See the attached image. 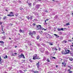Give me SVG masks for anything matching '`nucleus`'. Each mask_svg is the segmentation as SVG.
Instances as JSON below:
<instances>
[{"instance_id":"f257e3e1","label":"nucleus","mask_w":73,"mask_h":73,"mask_svg":"<svg viewBox=\"0 0 73 73\" xmlns=\"http://www.w3.org/2000/svg\"><path fill=\"white\" fill-rule=\"evenodd\" d=\"M41 58H39V56H37V54H35L33 56V60H39Z\"/></svg>"},{"instance_id":"f03ea898","label":"nucleus","mask_w":73,"mask_h":73,"mask_svg":"<svg viewBox=\"0 0 73 73\" xmlns=\"http://www.w3.org/2000/svg\"><path fill=\"white\" fill-rule=\"evenodd\" d=\"M18 57L20 58H21V57L23 58H25V56H24V54H21L20 55H19Z\"/></svg>"},{"instance_id":"7ed1b4c3","label":"nucleus","mask_w":73,"mask_h":73,"mask_svg":"<svg viewBox=\"0 0 73 73\" xmlns=\"http://www.w3.org/2000/svg\"><path fill=\"white\" fill-rule=\"evenodd\" d=\"M65 52H66V54H68L70 52V50H68L67 49H65Z\"/></svg>"},{"instance_id":"20e7f679","label":"nucleus","mask_w":73,"mask_h":73,"mask_svg":"<svg viewBox=\"0 0 73 73\" xmlns=\"http://www.w3.org/2000/svg\"><path fill=\"white\" fill-rule=\"evenodd\" d=\"M4 42L3 41H0V44L2 46L4 45Z\"/></svg>"},{"instance_id":"39448f33","label":"nucleus","mask_w":73,"mask_h":73,"mask_svg":"<svg viewBox=\"0 0 73 73\" xmlns=\"http://www.w3.org/2000/svg\"><path fill=\"white\" fill-rule=\"evenodd\" d=\"M1 29L2 31H3V33H4V31H3V28H4V26L2 25H1Z\"/></svg>"},{"instance_id":"423d86ee","label":"nucleus","mask_w":73,"mask_h":73,"mask_svg":"<svg viewBox=\"0 0 73 73\" xmlns=\"http://www.w3.org/2000/svg\"><path fill=\"white\" fill-rule=\"evenodd\" d=\"M64 29L62 28L59 29L58 28L57 29V30H58V31H63Z\"/></svg>"},{"instance_id":"0eeeda50","label":"nucleus","mask_w":73,"mask_h":73,"mask_svg":"<svg viewBox=\"0 0 73 73\" xmlns=\"http://www.w3.org/2000/svg\"><path fill=\"white\" fill-rule=\"evenodd\" d=\"M13 13L12 12H11L10 13V15L11 17L12 16H14V15H13Z\"/></svg>"},{"instance_id":"6e6552de","label":"nucleus","mask_w":73,"mask_h":73,"mask_svg":"<svg viewBox=\"0 0 73 73\" xmlns=\"http://www.w3.org/2000/svg\"><path fill=\"white\" fill-rule=\"evenodd\" d=\"M29 35H30L31 36V37H33V33L30 32L29 33Z\"/></svg>"},{"instance_id":"1a4fd4ad","label":"nucleus","mask_w":73,"mask_h":73,"mask_svg":"<svg viewBox=\"0 0 73 73\" xmlns=\"http://www.w3.org/2000/svg\"><path fill=\"white\" fill-rule=\"evenodd\" d=\"M39 7H40V5H37L36 7L35 8L37 9H38L39 8Z\"/></svg>"},{"instance_id":"9d476101","label":"nucleus","mask_w":73,"mask_h":73,"mask_svg":"<svg viewBox=\"0 0 73 73\" xmlns=\"http://www.w3.org/2000/svg\"><path fill=\"white\" fill-rule=\"evenodd\" d=\"M28 5L29 7H32V3H31L29 2L28 3Z\"/></svg>"},{"instance_id":"9b49d317","label":"nucleus","mask_w":73,"mask_h":73,"mask_svg":"<svg viewBox=\"0 0 73 73\" xmlns=\"http://www.w3.org/2000/svg\"><path fill=\"white\" fill-rule=\"evenodd\" d=\"M41 26L40 25H36V28H38L39 29H40V27H41Z\"/></svg>"},{"instance_id":"f8f14e48","label":"nucleus","mask_w":73,"mask_h":73,"mask_svg":"<svg viewBox=\"0 0 73 73\" xmlns=\"http://www.w3.org/2000/svg\"><path fill=\"white\" fill-rule=\"evenodd\" d=\"M54 36H55L56 37V38H58L59 37H60L59 36H58L56 34H54Z\"/></svg>"},{"instance_id":"ddd939ff","label":"nucleus","mask_w":73,"mask_h":73,"mask_svg":"<svg viewBox=\"0 0 73 73\" xmlns=\"http://www.w3.org/2000/svg\"><path fill=\"white\" fill-rule=\"evenodd\" d=\"M40 29V30H41V31H42V30H44V29L42 28V27H41V26H40V29Z\"/></svg>"},{"instance_id":"4468645a","label":"nucleus","mask_w":73,"mask_h":73,"mask_svg":"<svg viewBox=\"0 0 73 73\" xmlns=\"http://www.w3.org/2000/svg\"><path fill=\"white\" fill-rule=\"evenodd\" d=\"M62 54H66V53H65V52L64 51V50H63L62 52Z\"/></svg>"},{"instance_id":"2eb2a0df","label":"nucleus","mask_w":73,"mask_h":73,"mask_svg":"<svg viewBox=\"0 0 73 73\" xmlns=\"http://www.w3.org/2000/svg\"><path fill=\"white\" fill-rule=\"evenodd\" d=\"M52 49L53 50L54 49L55 50H58V49H57L55 47H54L53 48H52Z\"/></svg>"},{"instance_id":"dca6fc26","label":"nucleus","mask_w":73,"mask_h":73,"mask_svg":"<svg viewBox=\"0 0 73 73\" xmlns=\"http://www.w3.org/2000/svg\"><path fill=\"white\" fill-rule=\"evenodd\" d=\"M6 37H7V36H6L5 35H4L2 37V38L3 39V40H4L5 39Z\"/></svg>"},{"instance_id":"f3484780","label":"nucleus","mask_w":73,"mask_h":73,"mask_svg":"<svg viewBox=\"0 0 73 73\" xmlns=\"http://www.w3.org/2000/svg\"><path fill=\"white\" fill-rule=\"evenodd\" d=\"M19 72H20V73H24L25 72H23V71L21 70H19Z\"/></svg>"},{"instance_id":"a211bd4d","label":"nucleus","mask_w":73,"mask_h":73,"mask_svg":"<svg viewBox=\"0 0 73 73\" xmlns=\"http://www.w3.org/2000/svg\"><path fill=\"white\" fill-rule=\"evenodd\" d=\"M45 54H46V55H48V54H49V52L48 51H46Z\"/></svg>"},{"instance_id":"6ab92c4d","label":"nucleus","mask_w":73,"mask_h":73,"mask_svg":"<svg viewBox=\"0 0 73 73\" xmlns=\"http://www.w3.org/2000/svg\"><path fill=\"white\" fill-rule=\"evenodd\" d=\"M67 42V41L65 40H63L62 42V43H66Z\"/></svg>"},{"instance_id":"aec40b11","label":"nucleus","mask_w":73,"mask_h":73,"mask_svg":"<svg viewBox=\"0 0 73 73\" xmlns=\"http://www.w3.org/2000/svg\"><path fill=\"white\" fill-rule=\"evenodd\" d=\"M40 38V36L39 35H38L36 36V39L37 40H38Z\"/></svg>"},{"instance_id":"412c9836","label":"nucleus","mask_w":73,"mask_h":73,"mask_svg":"<svg viewBox=\"0 0 73 73\" xmlns=\"http://www.w3.org/2000/svg\"><path fill=\"white\" fill-rule=\"evenodd\" d=\"M54 18L55 19H57L58 18V17L57 15H56L54 17Z\"/></svg>"},{"instance_id":"4be33fe9","label":"nucleus","mask_w":73,"mask_h":73,"mask_svg":"<svg viewBox=\"0 0 73 73\" xmlns=\"http://www.w3.org/2000/svg\"><path fill=\"white\" fill-rule=\"evenodd\" d=\"M7 17L4 16L3 18V20H5L6 19H7Z\"/></svg>"},{"instance_id":"5701e85b","label":"nucleus","mask_w":73,"mask_h":73,"mask_svg":"<svg viewBox=\"0 0 73 73\" xmlns=\"http://www.w3.org/2000/svg\"><path fill=\"white\" fill-rule=\"evenodd\" d=\"M29 19L30 20H32L33 19V17L32 16H31L29 17Z\"/></svg>"},{"instance_id":"b1692460","label":"nucleus","mask_w":73,"mask_h":73,"mask_svg":"<svg viewBox=\"0 0 73 73\" xmlns=\"http://www.w3.org/2000/svg\"><path fill=\"white\" fill-rule=\"evenodd\" d=\"M69 60L70 61H72L73 60V59L72 58H70Z\"/></svg>"},{"instance_id":"393cba45","label":"nucleus","mask_w":73,"mask_h":73,"mask_svg":"<svg viewBox=\"0 0 73 73\" xmlns=\"http://www.w3.org/2000/svg\"><path fill=\"white\" fill-rule=\"evenodd\" d=\"M68 71L69 72V73H72V71H70V69L68 70Z\"/></svg>"},{"instance_id":"a878e982","label":"nucleus","mask_w":73,"mask_h":73,"mask_svg":"<svg viewBox=\"0 0 73 73\" xmlns=\"http://www.w3.org/2000/svg\"><path fill=\"white\" fill-rule=\"evenodd\" d=\"M43 60L44 61H45V60H46V58L44 57Z\"/></svg>"},{"instance_id":"bb28decb","label":"nucleus","mask_w":73,"mask_h":73,"mask_svg":"<svg viewBox=\"0 0 73 73\" xmlns=\"http://www.w3.org/2000/svg\"><path fill=\"white\" fill-rule=\"evenodd\" d=\"M39 65V62H38V63H37L36 64V65L37 66V67H38V66H39L38 65Z\"/></svg>"},{"instance_id":"cd10ccee","label":"nucleus","mask_w":73,"mask_h":73,"mask_svg":"<svg viewBox=\"0 0 73 73\" xmlns=\"http://www.w3.org/2000/svg\"><path fill=\"white\" fill-rule=\"evenodd\" d=\"M42 50H41V52H42V53H43V52H44V49H42Z\"/></svg>"},{"instance_id":"c85d7f7f","label":"nucleus","mask_w":73,"mask_h":73,"mask_svg":"<svg viewBox=\"0 0 73 73\" xmlns=\"http://www.w3.org/2000/svg\"><path fill=\"white\" fill-rule=\"evenodd\" d=\"M26 18L28 19V20H29V16L26 17Z\"/></svg>"},{"instance_id":"c756f323","label":"nucleus","mask_w":73,"mask_h":73,"mask_svg":"<svg viewBox=\"0 0 73 73\" xmlns=\"http://www.w3.org/2000/svg\"><path fill=\"white\" fill-rule=\"evenodd\" d=\"M19 32H20L21 33L23 32V31L21 30V29H20L19 31Z\"/></svg>"},{"instance_id":"7c9ffc66","label":"nucleus","mask_w":73,"mask_h":73,"mask_svg":"<svg viewBox=\"0 0 73 73\" xmlns=\"http://www.w3.org/2000/svg\"><path fill=\"white\" fill-rule=\"evenodd\" d=\"M70 25V24H69V23H66V25L67 26V25Z\"/></svg>"},{"instance_id":"2f4dec72","label":"nucleus","mask_w":73,"mask_h":73,"mask_svg":"<svg viewBox=\"0 0 73 73\" xmlns=\"http://www.w3.org/2000/svg\"><path fill=\"white\" fill-rule=\"evenodd\" d=\"M36 32L35 31H33V34H34V35H35V34H36Z\"/></svg>"},{"instance_id":"473e14b6","label":"nucleus","mask_w":73,"mask_h":73,"mask_svg":"<svg viewBox=\"0 0 73 73\" xmlns=\"http://www.w3.org/2000/svg\"><path fill=\"white\" fill-rule=\"evenodd\" d=\"M47 62H50V61H49V60L48 58L46 60Z\"/></svg>"},{"instance_id":"72a5a7b5","label":"nucleus","mask_w":73,"mask_h":73,"mask_svg":"<svg viewBox=\"0 0 73 73\" xmlns=\"http://www.w3.org/2000/svg\"><path fill=\"white\" fill-rule=\"evenodd\" d=\"M50 45H53V44L51 43L50 42L49 43Z\"/></svg>"},{"instance_id":"f704fd0d","label":"nucleus","mask_w":73,"mask_h":73,"mask_svg":"<svg viewBox=\"0 0 73 73\" xmlns=\"http://www.w3.org/2000/svg\"><path fill=\"white\" fill-rule=\"evenodd\" d=\"M20 10H22V9H23L22 7H20Z\"/></svg>"},{"instance_id":"c9c22d12","label":"nucleus","mask_w":73,"mask_h":73,"mask_svg":"<svg viewBox=\"0 0 73 73\" xmlns=\"http://www.w3.org/2000/svg\"><path fill=\"white\" fill-rule=\"evenodd\" d=\"M35 73H38V71H34V72Z\"/></svg>"},{"instance_id":"e433bc0d","label":"nucleus","mask_w":73,"mask_h":73,"mask_svg":"<svg viewBox=\"0 0 73 73\" xmlns=\"http://www.w3.org/2000/svg\"><path fill=\"white\" fill-rule=\"evenodd\" d=\"M19 15L18 14V13H17V14H15V16H18V15Z\"/></svg>"},{"instance_id":"4c0bfd02","label":"nucleus","mask_w":73,"mask_h":73,"mask_svg":"<svg viewBox=\"0 0 73 73\" xmlns=\"http://www.w3.org/2000/svg\"><path fill=\"white\" fill-rule=\"evenodd\" d=\"M66 64L64 63V67H66Z\"/></svg>"},{"instance_id":"58836bf2","label":"nucleus","mask_w":73,"mask_h":73,"mask_svg":"<svg viewBox=\"0 0 73 73\" xmlns=\"http://www.w3.org/2000/svg\"><path fill=\"white\" fill-rule=\"evenodd\" d=\"M3 24L2 22H0V25H1Z\"/></svg>"},{"instance_id":"ea45409f","label":"nucleus","mask_w":73,"mask_h":73,"mask_svg":"<svg viewBox=\"0 0 73 73\" xmlns=\"http://www.w3.org/2000/svg\"><path fill=\"white\" fill-rule=\"evenodd\" d=\"M29 61H30V62H33L32 61V60H31V59H30V60H29Z\"/></svg>"},{"instance_id":"a19ab883","label":"nucleus","mask_w":73,"mask_h":73,"mask_svg":"<svg viewBox=\"0 0 73 73\" xmlns=\"http://www.w3.org/2000/svg\"><path fill=\"white\" fill-rule=\"evenodd\" d=\"M33 26H35V25H36V24L35 23H33Z\"/></svg>"},{"instance_id":"79ce46f5","label":"nucleus","mask_w":73,"mask_h":73,"mask_svg":"<svg viewBox=\"0 0 73 73\" xmlns=\"http://www.w3.org/2000/svg\"><path fill=\"white\" fill-rule=\"evenodd\" d=\"M36 30H38V29H39L37 27L36 28Z\"/></svg>"},{"instance_id":"37998d69","label":"nucleus","mask_w":73,"mask_h":73,"mask_svg":"<svg viewBox=\"0 0 73 73\" xmlns=\"http://www.w3.org/2000/svg\"><path fill=\"white\" fill-rule=\"evenodd\" d=\"M46 21H45V23L46 24H47L46 23Z\"/></svg>"},{"instance_id":"c03bdc74","label":"nucleus","mask_w":73,"mask_h":73,"mask_svg":"<svg viewBox=\"0 0 73 73\" xmlns=\"http://www.w3.org/2000/svg\"><path fill=\"white\" fill-rule=\"evenodd\" d=\"M5 57L6 58H7V57H8V56H7V55H6L5 56Z\"/></svg>"},{"instance_id":"a18cd8bd","label":"nucleus","mask_w":73,"mask_h":73,"mask_svg":"<svg viewBox=\"0 0 73 73\" xmlns=\"http://www.w3.org/2000/svg\"><path fill=\"white\" fill-rule=\"evenodd\" d=\"M8 16H11V15L10 14L7 15Z\"/></svg>"},{"instance_id":"49530a36","label":"nucleus","mask_w":73,"mask_h":73,"mask_svg":"<svg viewBox=\"0 0 73 73\" xmlns=\"http://www.w3.org/2000/svg\"><path fill=\"white\" fill-rule=\"evenodd\" d=\"M68 68H70V66L69 65H68Z\"/></svg>"},{"instance_id":"de8ad7c7","label":"nucleus","mask_w":73,"mask_h":73,"mask_svg":"<svg viewBox=\"0 0 73 73\" xmlns=\"http://www.w3.org/2000/svg\"><path fill=\"white\" fill-rule=\"evenodd\" d=\"M23 71H24V72H25L26 71H27V70H23Z\"/></svg>"},{"instance_id":"09e8293b","label":"nucleus","mask_w":73,"mask_h":73,"mask_svg":"<svg viewBox=\"0 0 73 73\" xmlns=\"http://www.w3.org/2000/svg\"><path fill=\"white\" fill-rule=\"evenodd\" d=\"M72 15H73V11L72 12Z\"/></svg>"},{"instance_id":"8fccbe9b","label":"nucleus","mask_w":73,"mask_h":73,"mask_svg":"<svg viewBox=\"0 0 73 73\" xmlns=\"http://www.w3.org/2000/svg\"><path fill=\"white\" fill-rule=\"evenodd\" d=\"M41 45H43V46H44V44H43V43L41 44Z\"/></svg>"},{"instance_id":"3c124183","label":"nucleus","mask_w":73,"mask_h":73,"mask_svg":"<svg viewBox=\"0 0 73 73\" xmlns=\"http://www.w3.org/2000/svg\"><path fill=\"white\" fill-rule=\"evenodd\" d=\"M45 12H47V13H48V11H47V10L45 11Z\"/></svg>"},{"instance_id":"603ef678","label":"nucleus","mask_w":73,"mask_h":73,"mask_svg":"<svg viewBox=\"0 0 73 73\" xmlns=\"http://www.w3.org/2000/svg\"><path fill=\"white\" fill-rule=\"evenodd\" d=\"M53 58H54V59H56V58L54 57H53Z\"/></svg>"},{"instance_id":"864d4df0","label":"nucleus","mask_w":73,"mask_h":73,"mask_svg":"<svg viewBox=\"0 0 73 73\" xmlns=\"http://www.w3.org/2000/svg\"><path fill=\"white\" fill-rule=\"evenodd\" d=\"M49 20V19H46V21H48Z\"/></svg>"},{"instance_id":"5fc2aeb1","label":"nucleus","mask_w":73,"mask_h":73,"mask_svg":"<svg viewBox=\"0 0 73 73\" xmlns=\"http://www.w3.org/2000/svg\"><path fill=\"white\" fill-rule=\"evenodd\" d=\"M68 41H70L71 42V41H72V40H68Z\"/></svg>"},{"instance_id":"6e6d98bb","label":"nucleus","mask_w":73,"mask_h":73,"mask_svg":"<svg viewBox=\"0 0 73 73\" xmlns=\"http://www.w3.org/2000/svg\"><path fill=\"white\" fill-rule=\"evenodd\" d=\"M53 53H54V54H55V53H56V52H54Z\"/></svg>"},{"instance_id":"4d7b16f0","label":"nucleus","mask_w":73,"mask_h":73,"mask_svg":"<svg viewBox=\"0 0 73 73\" xmlns=\"http://www.w3.org/2000/svg\"><path fill=\"white\" fill-rule=\"evenodd\" d=\"M28 1H27V3H28Z\"/></svg>"},{"instance_id":"13d9d810","label":"nucleus","mask_w":73,"mask_h":73,"mask_svg":"<svg viewBox=\"0 0 73 73\" xmlns=\"http://www.w3.org/2000/svg\"><path fill=\"white\" fill-rule=\"evenodd\" d=\"M17 46H15V48H17Z\"/></svg>"},{"instance_id":"bf43d9fd","label":"nucleus","mask_w":73,"mask_h":73,"mask_svg":"<svg viewBox=\"0 0 73 73\" xmlns=\"http://www.w3.org/2000/svg\"><path fill=\"white\" fill-rule=\"evenodd\" d=\"M14 54H17V53H14Z\"/></svg>"},{"instance_id":"052dcab7","label":"nucleus","mask_w":73,"mask_h":73,"mask_svg":"<svg viewBox=\"0 0 73 73\" xmlns=\"http://www.w3.org/2000/svg\"><path fill=\"white\" fill-rule=\"evenodd\" d=\"M38 46H40V44H38Z\"/></svg>"},{"instance_id":"680f3d73","label":"nucleus","mask_w":73,"mask_h":73,"mask_svg":"<svg viewBox=\"0 0 73 73\" xmlns=\"http://www.w3.org/2000/svg\"><path fill=\"white\" fill-rule=\"evenodd\" d=\"M4 73H7V72H4Z\"/></svg>"},{"instance_id":"e2e57ef3","label":"nucleus","mask_w":73,"mask_h":73,"mask_svg":"<svg viewBox=\"0 0 73 73\" xmlns=\"http://www.w3.org/2000/svg\"><path fill=\"white\" fill-rule=\"evenodd\" d=\"M70 69H72V68L71 67H70Z\"/></svg>"},{"instance_id":"0e129e2a","label":"nucleus","mask_w":73,"mask_h":73,"mask_svg":"<svg viewBox=\"0 0 73 73\" xmlns=\"http://www.w3.org/2000/svg\"><path fill=\"white\" fill-rule=\"evenodd\" d=\"M9 39L10 40H11V38H9Z\"/></svg>"},{"instance_id":"69168bd1","label":"nucleus","mask_w":73,"mask_h":73,"mask_svg":"<svg viewBox=\"0 0 73 73\" xmlns=\"http://www.w3.org/2000/svg\"><path fill=\"white\" fill-rule=\"evenodd\" d=\"M58 67V66L57 65L56 66V67L57 68V67Z\"/></svg>"},{"instance_id":"338daca9","label":"nucleus","mask_w":73,"mask_h":73,"mask_svg":"<svg viewBox=\"0 0 73 73\" xmlns=\"http://www.w3.org/2000/svg\"><path fill=\"white\" fill-rule=\"evenodd\" d=\"M6 11H8V10H7V9H6Z\"/></svg>"},{"instance_id":"774afa93","label":"nucleus","mask_w":73,"mask_h":73,"mask_svg":"<svg viewBox=\"0 0 73 73\" xmlns=\"http://www.w3.org/2000/svg\"><path fill=\"white\" fill-rule=\"evenodd\" d=\"M44 31H46V29H44Z\"/></svg>"}]
</instances>
